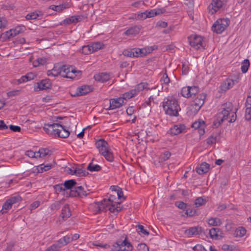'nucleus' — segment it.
I'll return each instance as SVG.
<instances>
[{
    "mask_svg": "<svg viewBox=\"0 0 251 251\" xmlns=\"http://www.w3.org/2000/svg\"><path fill=\"white\" fill-rule=\"evenodd\" d=\"M63 184L65 189H71V190L74 188L73 187L75 185L76 182L74 179H70L65 181Z\"/></svg>",
    "mask_w": 251,
    "mask_h": 251,
    "instance_id": "nucleus-39",
    "label": "nucleus"
},
{
    "mask_svg": "<svg viewBox=\"0 0 251 251\" xmlns=\"http://www.w3.org/2000/svg\"><path fill=\"white\" fill-rule=\"evenodd\" d=\"M113 247H118L120 251H131L133 249V247L131 243L127 241V237H126L125 240L120 243V242H117L113 245Z\"/></svg>",
    "mask_w": 251,
    "mask_h": 251,
    "instance_id": "nucleus-14",
    "label": "nucleus"
},
{
    "mask_svg": "<svg viewBox=\"0 0 251 251\" xmlns=\"http://www.w3.org/2000/svg\"><path fill=\"white\" fill-rule=\"evenodd\" d=\"M44 129L48 134L60 138H66L70 135V131L68 129L57 123L46 124L44 126Z\"/></svg>",
    "mask_w": 251,
    "mask_h": 251,
    "instance_id": "nucleus-4",
    "label": "nucleus"
},
{
    "mask_svg": "<svg viewBox=\"0 0 251 251\" xmlns=\"http://www.w3.org/2000/svg\"><path fill=\"white\" fill-rule=\"evenodd\" d=\"M171 152L169 151H164L161 152L158 158V161L159 163H162L166 160H168L171 156Z\"/></svg>",
    "mask_w": 251,
    "mask_h": 251,
    "instance_id": "nucleus-32",
    "label": "nucleus"
},
{
    "mask_svg": "<svg viewBox=\"0 0 251 251\" xmlns=\"http://www.w3.org/2000/svg\"><path fill=\"white\" fill-rule=\"evenodd\" d=\"M54 188L55 190V192L57 193H60L62 191H65V190L64 185L63 183L55 185L54 186Z\"/></svg>",
    "mask_w": 251,
    "mask_h": 251,
    "instance_id": "nucleus-55",
    "label": "nucleus"
},
{
    "mask_svg": "<svg viewBox=\"0 0 251 251\" xmlns=\"http://www.w3.org/2000/svg\"><path fill=\"white\" fill-rule=\"evenodd\" d=\"M70 173L78 176H85L87 173L80 168H73L70 169Z\"/></svg>",
    "mask_w": 251,
    "mask_h": 251,
    "instance_id": "nucleus-28",
    "label": "nucleus"
},
{
    "mask_svg": "<svg viewBox=\"0 0 251 251\" xmlns=\"http://www.w3.org/2000/svg\"><path fill=\"white\" fill-rule=\"evenodd\" d=\"M112 77V75L106 72L99 73L94 75L95 80L100 82H105Z\"/></svg>",
    "mask_w": 251,
    "mask_h": 251,
    "instance_id": "nucleus-23",
    "label": "nucleus"
},
{
    "mask_svg": "<svg viewBox=\"0 0 251 251\" xmlns=\"http://www.w3.org/2000/svg\"><path fill=\"white\" fill-rule=\"evenodd\" d=\"M25 155L30 158H38V157L36 156V152H34L32 151H26L25 152Z\"/></svg>",
    "mask_w": 251,
    "mask_h": 251,
    "instance_id": "nucleus-62",
    "label": "nucleus"
},
{
    "mask_svg": "<svg viewBox=\"0 0 251 251\" xmlns=\"http://www.w3.org/2000/svg\"><path fill=\"white\" fill-rule=\"evenodd\" d=\"M132 56L134 57L143 56L141 49L135 48L132 49Z\"/></svg>",
    "mask_w": 251,
    "mask_h": 251,
    "instance_id": "nucleus-54",
    "label": "nucleus"
},
{
    "mask_svg": "<svg viewBox=\"0 0 251 251\" xmlns=\"http://www.w3.org/2000/svg\"><path fill=\"white\" fill-rule=\"evenodd\" d=\"M81 73L72 66L64 65L61 67V76L63 77L78 79L80 77Z\"/></svg>",
    "mask_w": 251,
    "mask_h": 251,
    "instance_id": "nucleus-6",
    "label": "nucleus"
},
{
    "mask_svg": "<svg viewBox=\"0 0 251 251\" xmlns=\"http://www.w3.org/2000/svg\"><path fill=\"white\" fill-rule=\"evenodd\" d=\"M61 248V246L57 244H53L46 249L45 251H58Z\"/></svg>",
    "mask_w": 251,
    "mask_h": 251,
    "instance_id": "nucleus-58",
    "label": "nucleus"
},
{
    "mask_svg": "<svg viewBox=\"0 0 251 251\" xmlns=\"http://www.w3.org/2000/svg\"><path fill=\"white\" fill-rule=\"evenodd\" d=\"M227 0H212L208 7L209 12L213 14L218 11L226 3Z\"/></svg>",
    "mask_w": 251,
    "mask_h": 251,
    "instance_id": "nucleus-10",
    "label": "nucleus"
},
{
    "mask_svg": "<svg viewBox=\"0 0 251 251\" xmlns=\"http://www.w3.org/2000/svg\"><path fill=\"white\" fill-rule=\"evenodd\" d=\"M190 45L196 49H200L203 46V39L200 36L192 35L189 37Z\"/></svg>",
    "mask_w": 251,
    "mask_h": 251,
    "instance_id": "nucleus-13",
    "label": "nucleus"
},
{
    "mask_svg": "<svg viewBox=\"0 0 251 251\" xmlns=\"http://www.w3.org/2000/svg\"><path fill=\"white\" fill-rule=\"evenodd\" d=\"M70 7V5L68 2H65L58 5H52L51 6V8L54 11L61 12L64 9L68 8Z\"/></svg>",
    "mask_w": 251,
    "mask_h": 251,
    "instance_id": "nucleus-29",
    "label": "nucleus"
},
{
    "mask_svg": "<svg viewBox=\"0 0 251 251\" xmlns=\"http://www.w3.org/2000/svg\"><path fill=\"white\" fill-rule=\"evenodd\" d=\"M91 45H88L86 46H84L82 47L81 50V51L82 53L85 54H89L93 53L92 50H91Z\"/></svg>",
    "mask_w": 251,
    "mask_h": 251,
    "instance_id": "nucleus-48",
    "label": "nucleus"
},
{
    "mask_svg": "<svg viewBox=\"0 0 251 251\" xmlns=\"http://www.w3.org/2000/svg\"><path fill=\"white\" fill-rule=\"evenodd\" d=\"M20 93V90H14L7 93L8 97H13L19 95Z\"/></svg>",
    "mask_w": 251,
    "mask_h": 251,
    "instance_id": "nucleus-60",
    "label": "nucleus"
},
{
    "mask_svg": "<svg viewBox=\"0 0 251 251\" xmlns=\"http://www.w3.org/2000/svg\"><path fill=\"white\" fill-rule=\"evenodd\" d=\"M40 202L38 201H34L32 202L30 206V210L31 211L37 208L40 205Z\"/></svg>",
    "mask_w": 251,
    "mask_h": 251,
    "instance_id": "nucleus-63",
    "label": "nucleus"
},
{
    "mask_svg": "<svg viewBox=\"0 0 251 251\" xmlns=\"http://www.w3.org/2000/svg\"><path fill=\"white\" fill-rule=\"evenodd\" d=\"M110 106L109 109L110 110H113L116 108H120L125 103V100L122 99L121 97L111 99L109 100Z\"/></svg>",
    "mask_w": 251,
    "mask_h": 251,
    "instance_id": "nucleus-22",
    "label": "nucleus"
},
{
    "mask_svg": "<svg viewBox=\"0 0 251 251\" xmlns=\"http://www.w3.org/2000/svg\"><path fill=\"white\" fill-rule=\"evenodd\" d=\"M148 84L145 82H142L137 85L133 89L136 93V95H138L140 92L144 90H148Z\"/></svg>",
    "mask_w": 251,
    "mask_h": 251,
    "instance_id": "nucleus-30",
    "label": "nucleus"
},
{
    "mask_svg": "<svg viewBox=\"0 0 251 251\" xmlns=\"http://www.w3.org/2000/svg\"><path fill=\"white\" fill-rule=\"evenodd\" d=\"M27 77L26 75H23L19 79H16L14 82L16 84H20L28 81Z\"/></svg>",
    "mask_w": 251,
    "mask_h": 251,
    "instance_id": "nucleus-56",
    "label": "nucleus"
},
{
    "mask_svg": "<svg viewBox=\"0 0 251 251\" xmlns=\"http://www.w3.org/2000/svg\"><path fill=\"white\" fill-rule=\"evenodd\" d=\"M246 229L243 226H240L236 229L234 235L236 237H242L246 234Z\"/></svg>",
    "mask_w": 251,
    "mask_h": 251,
    "instance_id": "nucleus-35",
    "label": "nucleus"
},
{
    "mask_svg": "<svg viewBox=\"0 0 251 251\" xmlns=\"http://www.w3.org/2000/svg\"><path fill=\"white\" fill-rule=\"evenodd\" d=\"M207 201V200L206 199L199 197L195 200L194 204L196 207H198L204 205Z\"/></svg>",
    "mask_w": 251,
    "mask_h": 251,
    "instance_id": "nucleus-43",
    "label": "nucleus"
},
{
    "mask_svg": "<svg viewBox=\"0 0 251 251\" xmlns=\"http://www.w3.org/2000/svg\"><path fill=\"white\" fill-rule=\"evenodd\" d=\"M101 169V167L100 165L94 164L92 163H90L87 167V170L90 172L99 171Z\"/></svg>",
    "mask_w": 251,
    "mask_h": 251,
    "instance_id": "nucleus-47",
    "label": "nucleus"
},
{
    "mask_svg": "<svg viewBox=\"0 0 251 251\" xmlns=\"http://www.w3.org/2000/svg\"><path fill=\"white\" fill-rule=\"evenodd\" d=\"M157 47L156 46H153L151 47H147L141 49L143 56L146 55L148 54L151 52L153 50L157 49Z\"/></svg>",
    "mask_w": 251,
    "mask_h": 251,
    "instance_id": "nucleus-40",
    "label": "nucleus"
},
{
    "mask_svg": "<svg viewBox=\"0 0 251 251\" xmlns=\"http://www.w3.org/2000/svg\"><path fill=\"white\" fill-rule=\"evenodd\" d=\"M137 249L139 251H149V249L147 245L145 243L138 244Z\"/></svg>",
    "mask_w": 251,
    "mask_h": 251,
    "instance_id": "nucleus-57",
    "label": "nucleus"
},
{
    "mask_svg": "<svg viewBox=\"0 0 251 251\" xmlns=\"http://www.w3.org/2000/svg\"><path fill=\"white\" fill-rule=\"evenodd\" d=\"M70 210L68 205H65L62 209L61 216L63 219H67L71 216Z\"/></svg>",
    "mask_w": 251,
    "mask_h": 251,
    "instance_id": "nucleus-36",
    "label": "nucleus"
},
{
    "mask_svg": "<svg viewBox=\"0 0 251 251\" xmlns=\"http://www.w3.org/2000/svg\"><path fill=\"white\" fill-rule=\"evenodd\" d=\"M205 95L204 94H200L194 100L193 103L196 105L197 103H199L200 102H201V106L203 104L204 99H205Z\"/></svg>",
    "mask_w": 251,
    "mask_h": 251,
    "instance_id": "nucleus-44",
    "label": "nucleus"
},
{
    "mask_svg": "<svg viewBox=\"0 0 251 251\" xmlns=\"http://www.w3.org/2000/svg\"><path fill=\"white\" fill-rule=\"evenodd\" d=\"M47 62V59L45 57L38 58L33 62L32 64L34 67H36L45 64Z\"/></svg>",
    "mask_w": 251,
    "mask_h": 251,
    "instance_id": "nucleus-37",
    "label": "nucleus"
},
{
    "mask_svg": "<svg viewBox=\"0 0 251 251\" xmlns=\"http://www.w3.org/2000/svg\"><path fill=\"white\" fill-rule=\"evenodd\" d=\"M41 15V12H33L28 14L25 18L27 20H34L37 19Z\"/></svg>",
    "mask_w": 251,
    "mask_h": 251,
    "instance_id": "nucleus-50",
    "label": "nucleus"
},
{
    "mask_svg": "<svg viewBox=\"0 0 251 251\" xmlns=\"http://www.w3.org/2000/svg\"><path fill=\"white\" fill-rule=\"evenodd\" d=\"M181 94L184 97L190 98V86L183 87L181 89Z\"/></svg>",
    "mask_w": 251,
    "mask_h": 251,
    "instance_id": "nucleus-49",
    "label": "nucleus"
},
{
    "mask_svg": "<svg viewBox=\"0 0 251 251\" xmlns=\"http://www.w3.org/2000/svg\"><path fill=\"white\" fill-rule=\"evenodd\" d=\"M47 74L50 77H55L58 75H61V67L55 66L53 69L48 70Z\"/></svg>",
    "mask_w": 251,
    "mask_h": 251,
    "instance_id": "nucleus-26",
    "label": "nucleus"
},
{
    "mask_svg": "<svg viewBox=\"0 0 251 251\" xmlns=\"http://www.w3.org/2000/svg\"><path fill=\"white\" fill-rule=\"evenodd\" d=\"M160 81L162 85H167L170 83V80L166 72H164L162 74V76L160 78Z\"/></svg>",
    "mask_w": 251,
    "mask_h": 251,
    "instance_id": "nucleus-46",
    "label": "nucleus"
},
{
    "mask_svg": "<svg viewBox=\"0 0 251 251\" xmlns=\"http://www.w3.org/2000/svg\"><path fill=\"white\" fill-rule=\"evenodd\" d=\"M61 203L60 201H55L50 205V209L52 210H57L60 207Z\"/></svg>",
    "mask_w": 251,
    "mask_h": 251,
    "instance_id": "nucleus-61",
    "label": "nucleus"
},
{
    "mask_svg": "<svg viewBox=\"0 0 251 251\" xmlns=\"http://www.w3.org/2000/svg\"><path fill=\"white\" fill-rule=\"evenodd\" d=\"M26 28L23 25H19L11 29L5 31L3 34V36L5 39H10L15 36L23 33L25 31Z\"/></svg>",
    "mask_w": 251,
    "mask_h": 251,
    "instance_id": "nucleus-8",
    "label": "nucleus"
},
{
    "mask_svg": "<svg viewBox=\"0 0 251 251\" xmlns=\"http://www.w3.org/2000/svg\"><path fill=\"white\" fill-rule=\"evenodd\" d=\"M140 29L137 26H132L126 30L124 34L126 36H135L140 32Z\"/></svg>",
    "mask_w": 251,
    "mask_h": 251,
    "instance_id": "nucleus-27",
    "label": "nucleus"
},
{
    "mask_svg": "<svg viewBox=\"0 0 251 251\" xmlns=\"http://www.w3.org/2000/svg\"><path fill=\"white\" fill-rule=\"evenodd\" d=\"M185 234L189 236L193 235H202L204 234L203 229L201 226H194L185 230Z\"/></svg>",
    "mask_w": 251,
    "mask_h": 251,
    "instance_id": "nucleus-16",
    "label": "nucleus"
},
{
    "mask_svg": "<svg viewBox=\"0 0 251 251\" xmlns=\"http://www.w3.org/2000/svg\"><path fill=\"white\" fill-rule=\"evenodd\" d=\"M192 127L195 129L198 130L200 136L203 135L205 133L206 124L205 122L201 119H199L198 120L196 121L192 124Z\"/></svg>",
    "mask_w": 251,
    "mask_h": 251,
    "instance_id": "nucleus-15",
    "label": "nucleus"
},
{
    "mask_svg": "<svg viewBox=\"0 0 251 251\" xmlns=\"http://www.w3.org/2000/svg\"><path fill=\"white\" fill-rule=\"evenodd\" d=\"M217 141V136L216 135L212 134L206 139V143L209 145L216 144Z\"/></svg>",
    "mask_w": 251,
    "mask_h": 251,
    "instance_id": "nucleus-51",
    "label": "nucleus"
},
{
    "mask_svg": "<svg viewBox=\"0 0 251 251\" xmlns=\"http://www.w3.org/2000/svg\"><path fill=\"white\" fill-rule=\"evenodd\" d=\"M186 129L185 125L182 124L175 125L168 131L171 136H175L182 133Z\"/></svg>",
    "mask_w": 251,
    "mask_h": 251,
    "instance_id": "nucleus-20",
    "label": "nucleus"
},
{
    "mask_svg": "<svg viewBox=\"0 0 251 251\" xmlns=\"http://www.w3.org/2000/svg\"><path fill=\"white\" fill-rule=\"evenodd\" d=\"M136 230L139 233L143 234L146 235H149L150 233L148 231H147L146 229H145L144 226L142 225H138L137 227Z\"/></svg>",
    "mask_w": 251,
    "mask_h": 251,
    "instance_id": "nucleus-53",
    "label": "nucleus"
},
{
    "mask_svg": "<svg viewBox=\"0 0 251 251\" xmlns=\"http://www.w3.org/2000/svg\"><path fill=\"white\" fill-rule=\"evenodd\" d=\"M250 63L248 59H244L241 63V71L243 73L247 72L250 66Z\"/></svg>",
    "mask_w": 251,
    "mask_h": 251,
    "instance_id": "nucleus-41",
    "label": "nucleus"
},
{
    "mask_svg": "<svg viewBox=\"0 0 251 251\" xmlns=\"http://www.w3.org/2000/svg\"><path fill=\"white\" fill-rule=\"evenodd\" d=\"M238 82L237 79H233L231 78L226 79L219 87V91L221 93H224L232 88L233 86Z\"/></svg>",
    "mask_w": 251,
    "mask_h": 251,
    "instance_id": "nucleus-12",
    "label": "nucleus"
},
{
    "mask_svg": "<svg viewBox=\"0 0 251 251\" xmlns=\"http://www.w3.org/2000/svg\"><path fill=\"white\" fill-rule=\"evenodd\" d=\"M52 165L50 164L47 165L41 164L37 166V169L38 173H43L44 171H48L51 168Z\"/></svg>",
    "mask_w": 251,
    "mask_h": 251,
    "instance_id": "nucleus-45",
    "label": "nucleus"
},
{
    "mask_svg": "<svg viewBox=\"0 0 251 251\" xmlns=\"http://www.w3.org/2000/svg\"><path fill=\"white\" fill-rule=\"evenodd\" d=\"M92 91L91 87L88 85H82L77 88H72L70 94L72 97H78L86 95Z\"/></svg>",
    "mask_w": 251,
    "mask_h": 251,
    "instance_id": "nucleus-9",
    "label": "nucleus"
},
{
    "mask_svg": "<svg viewBox=\"0 0 251 251\" xmlns=\"http://www.w3.org/2000/svg\"><path fill=\"white\" fill-rule=\"evenodd\" d=\"M71 242V237L68 235L63 237L57 241L58 243L60 245V246H61V247L62 246L66 245Z\"/></svg>",
    "mask_w": 251,
    "mask_h": 251,
    "instance_id": "nucleus-42",
    "label": "nucleus"
},
{
    "mask_svg": "<svg viewBox=\"0 0 251 251\" xmlns=\"http://www.w3.org/2000/svg\"><path fill=\"white\" fill-rule=\"evenodd\" d=\"M165 9H152L150 11H146V14H147L148 18L153 17L155 16L159 15L160 14L164 13Z\"/></svg>",
    "mask_w": 251,
    "mask_h": 251,
    "instance_id": "nucleus-31",
    "label": "nucleus"
},
{
    "mask_svg": "<svg viewBox=\"0 0 251 251\" xmlns=\"http://www.w3.org/2000/svg\"><path fill=\"white\" fill-rule=\"evenodd\" d=\"M190 97H192L193 96H195L198 93L199 89L197 87L193 86L190 87Z\"/></svg>",
    "mask_w": 251,
    "mask_h": 251,
    "instance_id": "nucleus-59",
    "label": "nucleus"
},
{
    "mask_svg": "<svg viewBox=\"0 0 251 251\" xmlns=\"http://www.w3.org/2000/svg\"><path fill=\"white\" fill-rule=\"evenodd\" d=\"M88 193L84 190L82 186L75 187L70 191V196L71 197H82L86 196Z\"/></svg>",
    "mask_w": 251,
    "mask_h": 251,
    "instance_id": "nucleus-19",
    "label": "nucleus"
},
{
    "mask_svg": "<svg viewBox=\"0 0 251 251\" xmlns=\"http://www.w3.org/2000/svg\"><path fill=\"white\" fill-rule=\"evenodd\" d=\"M83 17L82 15L72 16L64 19L61 23V25H66L72 24H75L81 21Z\"/></svg>",
    "mask_w": 251,
    "mask_h": 251,
    "instance_id": "nucleus-18",
    "label": "nucleus"
},
{
    "mask_svg": "<svg viewBox=\"0 0 251 251\" xmlns=\"http://www.w3.org/2000/svg\"><path fill=\"white\" fill-rule=\"evenodd\" d=\"M201 102L197 103L196 105L193 103H191L187 108V114L189 117H193L196 115L201 107Z\"/></svg>",
    "mask_w": 251,
    "mask_h": 251,
    "instance_id": "nucleus-17",
    "label": "nucleus"
},
{
    "mask_svg": "<svg viewBox=\"0 0 251 251\" xmlns=\"http://www.w3.org/2000/svg\"><path fill=\"white\" fill-rule=\"evenodd\" d=\"M162 107L165 114L170 117H177L181 110L178 100L174 97L165 98L162 102Z\"/></svg>",
    "mask_w": 251,
    "mask_h": 251,
    "instance_id": "nucleus-3",
    "label": "nucleus"
},
{
    "mask_svg": "<svg viewBox=\"0 0 251 251\" xmlns=\"http://www.w3.org/2000/svg\"><path fill=\"white\" fill-rule=\"evenodd\" d=\"M210 165L206 162L201 163L196 168V171L199 175H202L206 173L209 170Z\"/></svg>",
    "mask_w": 251,
    "mask_h": 251,
    "instance_id": "nucleus-25",
    "label": "nucleus"
},
{
    "mask_svg": "<svg viewBox=\"0 0 251 251\" xmlns=\"http://www.w3.org/2000/svg\"><path fill=\"white\" fill-rule=\"evenodd\" d=\"M229 23L230 21L227 18L219 19L213 25L211 30L217 34H221L226 30Z\"/></svg>",
    "mask_w": 251,
    "mask_h": 251,
    "instance_id": "nucleus-7",
    "label": "nucleus"
},
{
    "mask_svg": "<svg viewBox=\"0 0 251 251\" xmlns=\"http://www.w3.org/2000/svg\"><path fill=\"white\" fill-rule=\"evenodd\" d=\"M246 106L245 119L247 120H250L251 119V87L249 91V94L246 101Z\"/></svg>",
    "mask_w": 251,
    "mask_h": 251,
    "instance_id": "nucleus-24",
    "label": "nucleus"
},
{
    "mask_svg": "<svg viewBox=\"0 0 251 251\" xmlns=\"http://www.w3.org/2000/svg\"><path fill=\"white\" fill-rule=\"evenodd\" d=\"M236 109H233V104L231 102H226L222 105L221 111L219 112L217 119L214 122L220 125L224 120H228L229 122H234L236 119Z\"/></svg>",
    "mask_w": 251,
    "mask_h": 251,
    "instance_id": "nucleus-2",
    "label": "nucleus"
},
{
    "mask_svg": "<svg viewBox=\"0 0 251 251\" xmlns=\"http://www.w3.org/2000/svg\"><path fill=\"white\" fill-rule=\"evenodd\" d=\"M35 85V90H44L50 88L51 86V83L49 79H45L36 83Z\"/></svg>",
    "mask_w": 251,
    "mask_h": 251,
    "instance_id": "nucleus-21",
    "label": "nucleus"
},
{
    "mask_svg": "<svg viewBox=\"0 0 251 251\" xmlns=\"http://www.w3.org/2000/svg\"><path fill=\"white\" fill-rule=\"evenodd\" d=\"M91 46V50L93 52L97 51L104 48V45L101 42H96L90 44Z\"/></svg>",
    "mask_w": 251,
    "mask_h": 251,
    "instance_id": "nucleus-34",
    "label": "nucleus"
},
{
    "mask_svg": "<svg viewBox=\"0 0 251 251\" xmlns=\"http://www.w3.org/2000/svg\"><path fill=\"white\" fill-rule=\"evenodd\" d=\"M196 213V210L190 208H188L186 210V214L188 216L192 217L195 215Z\"/></svg>",
    "mask_w": 251,
    "mask_h": 251,
    "instance_id": "nucleus-64",
    "label": "nucleus"
},
{
    "mask_svg": "<svg viewBox=\"0 0 251 251\" xmlns=\"http://www.w3.org/2000/svg\"><path fill=\"white\" fill-rule=\"evenodd\" d=\"M135 96H136V93L133 89L123 94L121 98L123 99V100H125L126 103L127 100H128Z\"/></svg>",
    "mask_w": 251,
    "mask_h": 251,
    "instance_id": "nucleus-38",
    "label": "nucleus"
},
{
    "mask_svg": "<svg viewBox=\"0 0 251 251\" xmlns=\"http://www.w3.org/2000/svg\"><path fill=\"white\" fill-rule=\"evenodd\" d=\"M20 198L19 196H14L7 199L3 203L0 211L2 214L6 213L9 210L14 204L20 201Z\"/></svg>",
    "mask_w": 251,
    "mask_h": 251,
    "instance_id": "nucleus-11",
    "label": "nucleus"
},
{
    "mask_svg": "<svg viewBox=\"0 0 251 251\" xmlns=\"http://www.w3.org/2000/svg\"><path fill=\"white\" fill-rule=\"evenodd\" d=\"M110 190L111 193L108 194L107 199H104L101 201L94 203L90 206L89 208L93 211L94 214L109 210L111 213L116 215L121 210L120 203L125 200L122 189L117 186H112Z\"/></svg>",
    "mask_w": 251,
    "mask_h": 251,
    "instance_id": "nucleus-1",
    "label": "nucleus"
},
{
    "mask_svg": "<svg viewBox=\"0 0 251 251\" xmlns=\"http://www.w3.org/2000/svg\"><path fill=\"white\" fill-rule=\"evenodd\" d=\"M96 146L100 153L104 156L105 159L110 162L114 161V157L107 142L103 139H100L96 142Z\"/></svg>",
    "mask_w": 251,
    "mask_h": 251,
    "instance_id": "nucleus-5",
    "label": "nucleus"
},
{
    "mask_svg": "<svg viewBox=\"0 0 251 251\" xmlns=\"http://www.w3.org/2000/svg\"><path fill=\"white\" fill-rule=\"evenodd\" d=\"M50 154V151L48 149L42 148L36 152V156L38 158L45 157L47 155Z\"/></svg>",
    "mask_w": 251,
    "mask_h": 251,
    "instance_id": "nucleus-33",
    "label": "nucleus"
},
{
    "mask_svg": "<svg viewBox=\"0 0 251 251\" xmlns=\"http://www.w3.org/2000/svg\"><path fill=\"white\" fill-rule=\"evenodd\" d=\"M219 229L218 228H212L209 230V234L212 238H217L218 236V232Z\"/></svg>",
    "mask_w": 251,
    "mask_h": 251,
    "instance_id": "nucleus-52",
    "label": "nucleus"
}]
</instances>
